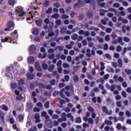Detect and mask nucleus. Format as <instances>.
<instances>
[{"label": "nucleus", "instance_id": "dca6fc26", "mask_svg": "<svg viewBox=\"0 0 131 131\" xmlns=\"http://www.w3.org/2000/svg\"><path fill=\"white\" fill-rule=\"evenodd\" d=\"M104 130L106 131H114V128L113 127H110L108 126H106L104 127Z\"/></svg>", "mask_w": 131, "mask_h": 131}, {"label": "nucleus", "instance_id": "4c0bfd02", "mask_svg": "<svg viewBox=\"0 0 131 131\" xmlns=\"http://www.w3.org/2000/svg\"><path fill=\"white\" fill-rule=\"evenodd\" d=\"M55 58V54H52L48 55V58L50 60H53Z\"/></svg>", "mask_w": 131, "mask_h": 131}, {"label": "nucleus", "instance_id": "4468645a", "mask_svg": "<svg viewBox=\"0 0 131 131\" xmlns=\"http://www.w3.org/2000/svg\"><path fill=\"white\" fill-rule=\"evenodd\" d=\"M106 71L107 72H112V73H114V69L110 66H108L107 68L106 69Z\"/></svg>", "mask_w": 131, "mask_h": 131}, {"label": "nucleus", "instance_id": "6ab92c4d", "mask_svg": "<svg viewBox=\"0 0 131 131\" xmlns=\"http://www.w3.org/2000/svg\"><path fill=\"white\" fill-rule=\"evenodd\" d=\"M118 64L120 68H121V67H122V59H121V58H120L118 59Z\"/></svg>", "mask_w": 131, "mask_h": 131}, {"label": "nucleus", "instance_id": "052dcab7", "mask_svg": "<svg viewBox=\"0 0 131 131\" xmlns=\"http://www.w3.org/2000/svg\"><path fill=\"white\" fill-rule=\"evenodd\" d=\"M122 96L123 97V98H126V97H127L126 92L125 91H122Z\"/></svg>", "mask_w": 131, "mask_h": 131}, {"label": "nucleus", "instance_id": "a19ab883", "mask_svg": "<svg viewBox=\"0 0 131 131\" xmlns=\"http://www.w3.org/2000/svg\"><path fill=\"white\" fill-rule=\"evenodd\" d=\"M38 86H39V89H46V86H45V85L41 83H38Z\"/></svg>", "mask_w": 131, "mask_h": 131}, {"label": "nucleus", "instance_id": "8fccbe9b", "mask_svg": "<svg viewBox=\"0 0 131 131\" xmlns=\"http://www.w3.org/2000/svg\"><path fill=\"white\" fill-rule=\"evenodd\" d=\"M122 127V126L121 125V124L118 123L117 124L116 128H117V129H121Z\"/></svg>", "mask_w": 131, "mask_h": 131}, {"label": "nucleus", "instance_id": "79ce46f5", "mask_svg": "<svg viewBox=\"0 0 131 131\" xmlns=\"http://www.w3.org/2000/svg\"><path fill=\"white\" fill-rule=\"evenodd\" d=\"M52 11H53V8H49L46 11V14H51L52 13Z\"/></svg>", "mask_w": 131, "mask_h": 131}, {"label": "nucleus", "instance_id": "774afa93", "mask_svg": "<svg viewBox=\"0 0 131 131\" xmlns=\"http://www.w3.org/2000/svg\"><path fill=\"white\" fill-rule=\"evenodd\" d=\"M121 102L120 101H117L116 102V105L117 107H121Z\"/></svg>", "mask_w": 131, "mask_h": 131}, {"label": "nucleus", "instance_id": "7ed1b4c3", "mask_svg": "<svg viewBox=\"0 0 131 131\" xmlns=\"http://www.w3.org/2000/svg\"><path fill=\"white\" fill-rule=\"evenodd\" d=\"M36 50V48L35 47V46L34 45L31 46L29 49L30 54L32 55L33 54H35Z\"/></svg>", "mask_w": 131, "mask_h": 131}, {"label": "nucleus", "instance_id": "6e6d98bb", "mask_svg": "<svg viewBox=\"0 0 131 131\" xmlns=\"http://www.w3.org/2000/svg\"><path fill=\"white\" fill-rule=\"evenodd\" d=\"M48 52L49 54H51V53L54 54V53H55V50H54V49H53V48H51V49H50L48 51Z\"/></svg>", "mask_w": 131, "mask_h": 131}, {"label": "nucleus", "instance_id": "39448f33", "mask_svg": "<svg viewBox=\"0 0 131 131\" xmlns=\"http://www.w3.org/2000/svg\"><path fill=\"white\" fill-rule=\"evenodd\" d=\"M40 116L39 115V114H36L35 115V119H36L35 122L36 123H39V122H40Z\"/></svg>", "mask_w": 131, "mask_h": 131}, {"label": "nucleus", "instance_id": "0e129e2a", "mask_svg": "<svg viewBox=\"0 0 131 131\" xmlns=\"http://www.w3.org/2000/svg\"><path fill=\"white\" fill-rule=\"evenodd\" d=\"M114 8H119V7H120V4L118 3H115L114 4Z\"/></svg>", "mask_w": 131, "mask_h": 131}, {"label": "nucleus", "instance_id": "bb28decb", "mask_svg": "<svg viewBox=\"0 0 131 131\" xmlns=\"http://www.w3.org/2000/svg\"><path fill=\"white\" fill-rule=\"evenodd\" d=\"M102 110L104 113L106 114V113L108 112V107H107L106 106H102Z\"/></svg>", "mask_w": 131, "mask_h": 131}, {"label": "nucleus", "instance_id": "ddd939ff", "mask_svg": "<svg viewBox=\"0 0 131 131\" xmlns=\"http://www.w3.org/2000/svg\"><path fill=\"white\" fill-rule=\"evenodd\" d=\"M27 78L28 79L31 80V79H33L34 78V75L32 73H29L27 75Z\"/></svg>", "mask_w": 131, "mask_h": 131}, {"label": "nucleus", "instance_id": "58836bf2", "mask_svg": "<svg viewBox=\"0 0 131 131\" xmlns=\"http://www.w3.org/2000/svg\"><path fill=\"white\" fill-rule=\"evenodd\" d=\"M76 123H81V118L80 117H79L76 119L75 120Z\"/></svg>", "mask_w": 131, "mask_h": 131}, {"label": "nucleus", "instance_id": "de8ad7c7", "mask_svg": "<svg viewBox=\"0 0 131 131\" xmlns=\"http://www.w3.org/2000/svg\"><path fill=\"white\" fill-rule=\"evenodd\" d=\"M58 100L59 101V103L60 104V105L65 104V101L64 100V99H61V98H59Z\"/></svg>", "mask_w": 131, "mask_h": 131}, {"label": "nucleus", "instance_id": "a211bd4d", "mask_svg": "<svg viewBox=\"0 0 131 131\" xmlns=\"http://www.w3.org/2000/svg\"><path fill=\"white\" fill-rule=\"evenodd\" d=\"M38 58H40L41 59H46V58H47V53H45L43 56L41 53H39Z\"/></svg>", "mask_w": 131, "mask_h": 131}, {"label": "nucleus", "instance_id": "ea45409f", "mask_svg": "<svg viewBox=\"0 0 131 131\" xmlns=\"http://www.w3.org/2000/svg\"><path fill=\"white\" fill-rule=\"evenodd\" d=\"M27 107L28 109H32L33 105L32 103H29L27 104Z\"/></svg>", "mask_w": 131, "mask_h": 131}, {"label": "nucleus", "instance_id": "4be33fe9", "mask_svg": "<svg viewBox=\"0 0 131 131\" xmlns=\"http://www.w3.org/2000/svg\"><path fill=\"white\" fill-rule=\"evenodd\" d=\"M108 11L110 12H114L115 13V14L116 15V16H119V15L118 14L117 11L115 10V9L114 8H110L108 9Z\"/></svg>", "mask_w": 131, "mask_h": 131}, {"label": "nucleus", "instance_id": "72a5a7b5", "mask_svg": "<svg viewBox=\"0 0 131 131\" xmlns=\"http://www.w3.org/2000/svg\"><path fill=\"white\" fill-rule=\"evenodd\" d=\"M104 58H107V59H108L109 60H111L112 59L111 58V55L110 54L106 53L104 55H103Z\"/></svg>", "mask_w": 131, "mask_h": 131}, {"label": "nucleus", "instance_id": "864d4df0", "mask_svg": "<svg viewBox=\"0 0 131 131\" xmlns=\"http://www.w3.org/2000/svg\"><path fill=\"white\" fill-rule=\"evenodd\" d=\"M57 67H61L62 66V61L61 60H59L57 64H56Z\"/></svg>", "mask_w": 131, "mask_h": 131}, {"label": "nucleus", "instance_id": "e433bc0d", "mask_svg": "<svg viewBox=\"0 0 131 131\" xmlns=\"http://www.w3.org/2000/svg\"><path fill=\"white\" fill-rule=\"evenodd\" d=\"M24 83H25L24 80L22 79H20L18 81V84H19V85H23V84H24Z\"/></svg>", "mask_w": 131, "mask_h": 131}, {"label": "nucleus", "instance_id": "37998d69", "mask_svg": "<svg viewBox=\"0 0 131 131\" xmlns=\"http://www.w3.org/2000/svg\"><path fill=\"white\" fill-rule=\"evenodd\" d=\"M61 18L62 20H65V19H68L69 18V16L66 14H63L62 15Z\"/></svg>", "mask_w": 131, "mask_h": 131}, {"label": "nucleus", "instance_id": "5fc2aeb1", "mask_svg": "<svg viewBox=\"0 0 131 131\" xmlns=\"http://www.w3.org/2000/svg\"><path fill=\"white\" fill-rule=\"evenodd\" d=\"M44 106L45 108H49V107H50V102L49 101L46 102L45 103Z\"/></svg>", "mask_w": 131, "mask_h": 131}, {"label": "nucleus", "instance_id": "2f4dec72", "mask_svg": "<svg viewBox=\"0 0 131 131\" xmlns=\"http://www.w3.org/2000/svg\"><path fill=\"white\" fill-rule=\"evenodd\" d=\"M32 33L34 34V35H37L38 34V29H34L32 30Z\"/></svg>", "mask_w": 131, "mask_h": 131}, {"label": "nucleus", "instance_id": "393cba45", "mask_svg": "<svg viewBox=\"0 0 131 131\" xmlns=\"http://www.w3.org/2000/svg\"><path fill=\"white\" fill-rule=\"evenodd\" d=\"M104 123L106 124V125H112L113 124L112 121H108L107 120H105Z\"/></svg>", "mask_w": 131, "mask_h": 131}, {"label": "nucleus", "instance_id": "603ef678", "mask_svg": "<svg viewBox=\"0 0 131 131\" xmlns=\"http://www.w3.org/2000/svg\"><path fill=\"white\" fill-rule=\"evenodd\" d=\"M118 119L120 121H122L123 122L124 121V119H125V118L124 117H119Z\"/></svg>", "mask_w": 131, "mask_h": 131}, {"label": "nucleus", "instance_id": "f8f14e48", "mask_svg": "<svg viewBox=\"0 0 131 131\" xmlns=\"http://www.w3.org/2000/svg\"><path fill=\"white\" fill-rule=\"evenodd\" d=\"M80 0H78V3L74 5V9H78V8L81 7V6L80 4Z\"/></svg>", "mask_w": 131, "mask_h": 131}, {"label": "nucleus", "instance_id": "f3484780", "mask_svg": "<svg viewBox=\"0 0 131 131\" xmlns=\"http://www.w3.org/2000/svg\"><path fill=\"white\" fill-rule=\"evenodd\" d=\"M60 17V14L58 13H54L51 16V18L53 19H59Z\"/></svg>", "mask_w": 131, "mask_h": 131}, {"label": "nucleus", "instance_id": "412c9836", "mask_svg": "<svg viewBox=\"0 0 131 131\" xmlns=\"http://www.w3.org/2000/svg\"><path fill=\"white\" fill-rule=\"evenodd\" d=\"M66 31H67V28L63 27L61 28L60 33H61V34H64V33H66Z\"/></svg>", "mask_w": 131, "mask_h": 131}, {"label": "nucleus", "instance_id": "a878e982", "mask_svg": "<svg viewBox=\"0 0 131 131\" xmlns=\"http://www.w3.org/2000/svg\"><path fill=\"white\" fill-rule=\"evenodd\" d=\"M99 12H100V16H105V13H105V12H108V11L105 10L104 9H100L99 10Z\"/></svg>", "mask_w": 131, "mask_h": 131}, {"label": "nucleus", "instance_id": "4d7b16f0", "mask_svg": "<svg viewBox=\"0 0 131 131\" xmlns=\"http://www.w3.org/2000/svg\"><path fill=\"white\" fill-rule=\"evenodd\" d=\"M29 131H37V128L36 127V126H34L33 128L29 129Z\"/></svg>", "mask_w": 131, "mask_h": 131}, {"label": "nucleus", "instance_id": "9b49d317", "mask_svg": "<svg viewBox=\"0 0 131 131\" xmlns=\"http://www.w3.org/2000/svg\"><path fill=\"white\" fill-rule=\"evenodd\" d=\"M18 120L20 122H22L24 120V115L20 114L18 116Z\"/></svg>", "mask_w": 131, "mask_h": 131}, {"label": "nucleus", "instance_id": "5701e85b", "mask_svg": "<svg viewBox=\"0 0 131 131\" xmlns=\"http://www.w3.org/2000/svg\"><path fill=\"white\" fill-rule=\"evenodd\" d=\"M11 90H15V89H16V88H17V83H11Z\"/></svg>", "mask_w": 131, "mask_h": 131}, {"label": "nucleus", "instance_id": "09e8293b", "mask_svg": "<svg viewBox=\"0 0 131 131\" xmlns=\"http://www.w3.org/2000/svg\"><path fill=\"white\" fill-rule=\"evenodd\" d=\"M110 90L111 92H114L115 90V85L114 84L112 85Z\"/></svg>", "mask_w": 131, "mask_h": 131}, {"label": "nucleus", "instance_id": "473e14b6", "mask_svg": "<svg viewBox=\"0 0 131 131\" xmlns=\"http://www.w3.org/2000/svg\"><path fill=\"white\" fill-rule=\"evenodd\" d=\"M43 5L45 7H49V5H50V2L49 0H45L43 3Z\"/></svg>", "mask_w": 131, "mask_h": 131}, {"label": "nucleus", "instance_id": "13d9d810", "mask_svg": "<svg viewBox=\"0 0 131 131\" xmlns=\"http://www.w3.org/2000/svg\"><path fill=\"white\" fill-rule=\"evenodd\" d=\"M105 40L106 41H109V40H110V35H106L105 37Z\"/></svg>", "mask_w": 131, "mask_h": 131}, {"label": "nucleus", "instance_id": "bf43d9fd", "mask_svg": "<svg viewBox=\"0 0 131 131\" xmlns=\"http://www.w3.org/2000/svg\"><path fill=\"white\" fill-rule=\"evenodd\" d=\"M121 50H122V47L120 46H118L117 47V52H121Z\"/></svg>", "mask_w": 131, "mask_h": 131}, {"label": "nucleus", "instance_id": "0eeeda50", "mask_svg": "<svg viewBox=\"0 0 131 131\" xmlns=\"http://www.w3.org/2000/svg\"><path fill=\"white\" fill-rule=\"evenodd\" d=\"M35 67L36 69L37 70V71H41V67H40V66L39 65V62H36L35 63Z\"/></svg>", "mask_w": 131, "mask_h": 131}, {"label": "nucleus", "instance_id": "a18cd8bd", "mask_svg": "<svg viewBox=\"0 0 131 131\" xmlns=\"http://www.w3.org/2000/svg\"><path fill=\"white\" fill-rule=\"evenodd\" d=\"M88 123H89V124H93V123H94V120H93V119H92V118H90L89 119H88Z\"/></svg>", "mask_w": 131, "mask_h": 131}, {"label": "nucleus", "instance_id": "338daca9", "mask_svg": "<svg viewBox=\"0 0 131 131\" xmlns=\"http://www.w3.org/2000/svg\"><path fill=\"white\" fill-rule=\"evenodd\" d=\"M62 66H63V68H69V64L66 63H63L62 64Z\"/></svg>", "mask_w": 131, "mask_h": 131}, {"label": "nucleus", "instance_id": "aec40b11", "mask_svg": "<svg viewBox=\"0 0 131 131\" xmlns=\"http://www.w3.org/2000/svg\"><path fill=\"white\" fill-rule=\"evenodd\" d=\"M54 68H55V65L54 64H51L50 66H49V67H48V70L49 71H50V72H53V70H54Z\"/></svg>", "mask_w": 131, "mask_h": 131}, {"label": "nucleus", "instance_id": "e2e57ef3", "mask_svg": "<svg viewBox=\"0 0 131 131\" xmlns=\"http://www.w3.org/2000/svg\"><path fill=\"white\" fill-rule=\"evenodd\" d=\"M53 6L54 7H55L56 8H60V7H61V5H60V4H59L58 3H54L53 4Z\"/></svg>", "mask_w": 131, "mask_h": 131}, {"label": "nucleus", "instance_id": "c03bdc74", "mask_svg": "<svg viewBox=\"0 0 131 131\" xmlns=\"http://www.w3.org/2000/svg\"><path fill=\"white\" fill-rule=\"evenodd\" d=\"M125 72L126 73L127 75H130L131 70L130 69H126Z\"/></svg>", "mask_w": 131, "mask_h": 131}, {"label": "nucleus", "instance_id": "20e7f679", "mask_svg": "<svg viewBox=\"0 0 131 131\" xmlns=\"http://www.w3.org/2000/svg\"><path fill=\"white\" fill-rule=\"evenodd\" d=\"M6 116V114L4 112L0 111V118L2 120L3 122H5V117Z\"/></svg>", "mask_w": 131, "mask_h": 131}, {"label": "nucleus", "instance_id": "69168bd1", "mask_svg": "<svg viewBox=\"0 0 131 131\" xmlns=\"http://www.w3.org/2000/svg\"><path fill=\"white\" fill-rule=\"evenodd\" d=\"M58 118H59V115H58L54 114L52 116L53 119H58Z\"/></svg>", "mask_w": 131, "mask_h": 131}, {"label": "nucleus", "instance_id": "1a4fd4ad", "mask_svg": "<svg viewBox=\"0 0 131 131\" xmlns=\"http://www.w3.org/2000/svg\"><path fill=\"white\" fill-rule=\"evenodd\" d=\"M87 16L89 18V19H93V18H94V15L92 11H89L88 12Z\"/></svg>", "mask_w": 131, "mask_h": 131}, {"label": "nucleus", "instance_id": "680f3d73", "mask_svg": "<svg viewBox=\"0 0 131 131\" xmlns=\"http://www.w3.org/2000/svg\"><path fill=\"white\" fill-rule=\"evenodd\" d=\"M125 115H126V116L127 117H131V113L128 111H126Z\"/></svg>", "mask_w": 131, "mask_h": 131}, {"label": "nucleus", "instance_id": "b1692460", "mask_svg": "<svg viewBox=\"0 0 131 131\" xmlns=\"http://www.w3.org/2000/svg\"><path fill=\"white\" fill-rule=\"evenodd\" d=\"M62 119L63 120V121H67V118H66V113H62L61 114Z\"/></svg>", "mask_w": 131, "mask_h": 131}, {"label": "nucleus", "instance_id": "49530a36", "mask_svg": "<svg viewBox=\"0 0 131 131\" xmlns=\"http://www.w3.org/2000/svg\"><path fill=\"white\" fill-rule=\"evenodd\" d=\"M118 14H119V16L121 15V16H125V12L124 11H121V12H118Z\"/></svg>", "mask_w": 131, "mask_h": 131}, {"label": "nucleus", "instance_id": "f257e3e1", "mask_svg": "<svg viewBox=\"0 0 131 131\" xmlns=\"http://www.w3.org/2000/svg\"><path fill=\"white\" fill-rule=\"evenodd\" d=\"M18 31L15 30L13 33H11L10 37H6L5 39H2V42H10V43H15L17 42L18 38Z\"/></svg>", "mask_w": 131, "mask_h": 131}, {"label": "nucleus", "instance_id": "c756f323", "mask_svg": "<svg viewBox=\"0 0 131 131\" xmlns=\"http://www.w3.org/2000/svg\"><path fill=\"white\" fill-rule=\"evenodd\" d=\"M55 24L57 26H60L62 24V21L60 19H57L55 21Z\"/></svg>", "mask_w": 131, "mask_h": 131}, {"label": "nucleus", "instance_id": "c85d7f7f", "mask_svg": "<svg viewBox=\"0 0 131 131\" xmlns=\"http://www.w3.org/2000/svg\"><path fill=\"white\" fill-rule=\"evenodd\" d=\"M14 25V22L13 21H9L7 24L8 27H9V28L13 27Z\"/></svg>", "mask_w": 131, "mask_h": 131}, {"label": "nucleus", "instance_id": "3c124183", "mask_svg": "<svg viewBox=\"0 0 131 131\" xmlns=\"http://www.w3.org/2000/svg\"><path fill=\"white\" fill-rule=\"evenodd\" d=\"M16 98V100H17L18 101H21V100L23 99V97H22L21 95H18Z\"/></svg>", "mask_w": 131, "mask_h": 131}, {"label": "nucleus", "instance_id": "f704fd0d", "mask_svg": "<svg viewBox=\"0 0 131 131\" xmlns=\"http://www.w3.org/2000/svg\"><path fill=\"white\" fill-rule=\"evenodd\" d=\"M96 39L99 41V42H103V41H104V39H103V38L100 37V36H97Z\"/></svg>", "mask_w": 131, "mask_h": 131}, {"label": "nucleus", "instance_id": "6e6552de", "mask_svg": "<svg viewBox=\"0 0 131 131\" xmlns=\"http://www.w3.org/2000/svg\"><path fill=\"white\" fill-rule=\"evenodd\" d=\"M14 68L13 64H11L9 67H7L6 69V72H9V71H12Z\"/></svg>", "mask_w": 131, "mask_h": 131}, {"label": "nucleus", "instance_id": "9d476101", "mask_svg": "<svg viewBox=\"0 0 131 131\" xmlns=\"http://www.w3.org/2000/svg\"><path fill=\"white\" fill-rule=\"evenodd\" d=\"M71 38L73 40H76L78 38V35L76 33L73 34L71 35Z\"/></svg>", "mask_w": 131, "mask_h": 131}, {"label": "nucleus", "instance_id": "7c9ffc66", "mask_svg": "<svg viewBox=\"0 0 131 131\" xmlns=\"http://www.w3.org/2000/svg\"><path fill=\"white\" fill-rule=\"evenodd\" d=\"M16 2H15V0H9L8 1V4L10 6H14Z\"/></svg>", "mask_w": 131, "mask_h": 131}, {"label": "nucleus", "instance_id": "f03ea898", "mask_svg": "<svg viewBox=\"0 0 131 131\" xmlns=\"http://www.w3.org/2000/svg\"><path fill=\"white\" fill-rule=\"evenodd\" d=\"M25 12L23 11V8L20 6H18L16 8L15 15L17 17H23L25 15Z\"/></svg>", "mask_w": 131, "mask_h": 131}, {"label": "nucleus", "instance_id": "423d86ee", "mask_svg": "<svg viewBox=\"0 0 131 131\" xmlns=\"http://www.w3.org/2000/svg\"><path fill=\"white\" fill-rule=\"evenodd\" d=\"M34 60L33 56H30L28 58V62L29 64H33L34 63Z\"/></svg>", "mask_w": 131, "mask_h": 131}, {"label": "nucleus", "instance_id": "2eb2a0df", "mask_svg": "<svg viewBox=\"0 0 131 131\" xmlns=\"http://www.w3.org/2000/svg\"><path fill=\"white\" fill-rule=\"evenodd\" d=\"M35 23L37 26H41L42 25V20L41 19L36 20Z\"/></svg>", "mask_w": 131, "mask_h": 131}, {"label": "nucleus", "instance_id": "c9c22d12", "mask_svg": "<svg viewBox=\"0 0 131 131\" xmlns=\"http://www.w3.org/2000/svg\"><path fill=\"white\" fill-rule=\"evenodd\" d=\"M123 40L125 41V42H129V41H130V39L127 37L124 36L123 37Z\"/></svg>", "mask_w": 131, "mask_h": 131}, {"label": "nucleus", "instance_id": "cd10ccee", "mask_svg": "<svg viewBox=\"0 0 131 131\" xmlns=\"http://www.w3.org/2000/svg\"><path fill=\"white\" fill-rule=\"evenodd\" d=\"M1 107L3 110H4L5 111H8L9 110V107H8V106L5 104H2Z\"/></svg>", "mask_w": 131, "mask_h": 131}]
</instances>
